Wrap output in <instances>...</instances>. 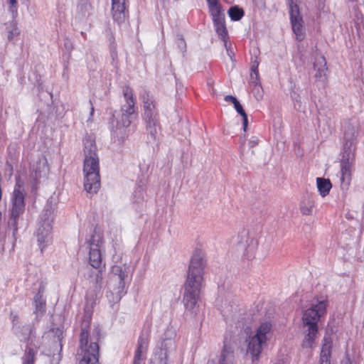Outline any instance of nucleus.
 Segmentation results:
<instances>
[{"label": "nucleus", "instance_id": "f257e3e1", "mask_svg": "<svg viewBox=\"0 0 364 364\" xmlns=\"http://www.w3.org/2000/svg\"><path fill=\"white\" fill-rule=\"evenodd\" d=\"M205 267L204 254L200 250H196L191 257L184 284L183 302L188 310L193 311L199 300L203 287Z\"/></svg>", "mask_w": 364, "mask_h": 364}, {"label": "nucleus", "instance_id": "f03ea898", "mask_svg": "<svg viewBox=\"0 0 364 364\" xmlns=\"http://www.w3.org/2000/svg\"><path fill=\"white\" fill-rule=\"evenodd\" d=\"M84 143V187L89 193H96L101 187L100 175V160L94 141L85 139Z\"/></svg>", "mask_w": 364, "mask_h": 364}, {"label": "nucleus", "instance_id": "7ed1b4c3", "mask_svg": "<svg viewBox=\"0 0 364 364\" xmlns=\"http://www.w3.org/2000/svg\"><path fill=\"white\" fill-rule=\"evenodd\" d=\"M326 301H321L304 311L301 317L304 338L303 348H311L318 333V323L326 313Z\"/></svg>", "mask_w": 364, "mask_h": 364}, {"label": "nucleus", "instance_id": "20e7f679", "mask_svg": "<svg viewBox=\"0 0 364 364\" xmlns=\"http://www.w3.org/2000/svg\"><path fill=\"white\" fill-rule=\"evenodd\" d=\"M89 328L87 326L81 329L77 350V355L80 357L78 364H98L100 333L91 336Z\"/></svg>", "mask_w": 364, "mask_h": 364}, {"label": "nucleus", "instance_id": "39448f33", "mask_svg": "<svg viewBox=\"0 0 364 364\" xmlns=\"http://www.w3.org/2000/svg\"><path fill=\"white\" fill-rule=\"evenodd\" d=\"M272 323L271 321L262 322L253 336L249 337L247 351L252 356V360H258L263 348L272 337Z\"/></svg>", "mask_w": 364, "mask_h": 364}, {"label": "nucleus", "instance_id": "423d86ee", "mask_svg": "<svg viewBox=\"0 0 364 364\" xmlns=\"http://www.w3.org/2000/svg\"><path fill=\"white\" fill-rule=\"evenodd\" d=\"M140 99L143 103V118L145 121L146 129L155 137L157 133V128H160L159 117L156 102L150 92L146 90L140 95Z\"/></svg>", "mask_w": 364, "mask_h": 364}, {"label": "nucleus", "instance_id": "0eeeda50", "mask_svg": "<svg viewBox=\"0 0 364 364\" xmlns=\"http://www.w3.org/2000/svg\"><path fill=\"white\" fill-rule=\"evenodd\" d=\"M52 224L51 212L46 210L42 214L36 232L37 244L42 253L48 246L52 244Z\"/></svg>", "mask_w": 364, "mask_h": 364}, {"label": "nucleus", "instance_id": "6e6552de", "mask_svg": "<svg viewBox=\"0 0 364 364\" xmlns=\"http://www.w3.org/2000/svg\"><path fill=\"white\" fill-rule=\"evenodd\" d=\"M289 15L291 27L296 39L301 41L305 38L304 21L301 16L298 0H289Z\"/></svg>", "mask_w": 364, "mask_h": 364}, {"label": "nucleus", "instance_id": "1a4fd4ad", "mask_svg": "<svg viewBox=\"0 0 364 364\" xmlns=\"http://www.w3.org/2000/svg\"><path fill=\"white\" fill-rule=\"evenodd\" d=\"M89 263L95 269H100L102 263L100 247L103 244V237L101 234L95 232L89 241Z\"/></svg>", "mask_w": 364, "mask_h": 364}, {"label": "nucleus", "instance_id": "9d476101", "mask_svg": "<svg viewBox=\"0 0 364 364\" xmlns=\"http://www.w3.org/2000/svg\"><path fill=\"white\" fill-rule=\"evenodd\" d=\"M111 15L113 21L118 25L124 23L128 20L129 0H111Z\"/></svg>", "mask_w": 364, "mask_h": 364}, {"label": "nucleus", "instance_id": "9b49d317", "mask_svg": "<svg viewBox=\"0 0 364 364\" xmlns=\"http://www.w3.org/2000/svg\"><path fill=\"white\" fill-rule=\"evenodd\" d=\"M353 154L350 151L345 152L341 160V185L348 188L352 179Z\"/></svg>", "mask_w": 364, "mask_h": 364}, {"label": "nucleus", "instance_id": "f8f14e48", "mask_svg": "<svg viewBox=\"0 0 364 364\" xmlns=\"http://www.w3.org/2000/svg\"><path fill=\"white\" fill-rule=\"evenodd\" d=\"M25 194L18 191H13L11 196L12 208L11 210V217L14 220H17L25 210Z\"/></svg>", "mask_w": 364, "mask_h": 364}, {"label": "nucleus", "instance_id": "ddd939ff", "mask_svg": "<svg viewBox=\"0 0 364 364\" xmlns=\"http://www.w3.org/2000/svg\"><path fill=\"white\" fill-rule=\"evenodd\" d=\"M123 95L125 100V104L122 106L121 112L136 114V99L134 96L132 89L129 85L125 86L123 89Z\"/></svg>", "mask_w": 364, "mask_h": 364}, {"label": "nucleus", "instance_id": "4468645a", "mask_svg": "<svg viewBox=\"0 0 364 364\" xmlns=\"http://www.w3.org/2000/svg\"><path fill=\"white\" fill-rule=\"evenodd\" d=\"M48 171L49 168L47 159L45 156H41L36 161V164L33 166L31 176L36 182H38L41 178L48 175Z\"/></svg>", "mask_w": 364, "mask_h": 364}, {"label": "nucleus", "instance_id": "2eb2a0df", "mask_svg": "<svg viewBox=\"0 0 364 364\" xmlns=\"http://www.w3.org/2000/svg\"><path fill=\"white\" fill-rule=\"evenodd\" d=\"M333 341L330 336H324L320 354L321 364H331Z\"/></svg>", "mask_w": 364, "mask_h": 364}, {"label": "nucleus", "instance_id": "dca6fc26", "mask_svg": "<svg viewBox=\"0 0 364 364\" xmlns=\"http://www.w3.org/2000/svg\"><path fill=\"white\" fill-rule=\"evenodd\" d=\"M208 6L213 23L225 21V14L220 1Z\"/></svg>", "mask_w": 364, "mask_h": 364}, {"label": "nucleus", "instance_id": "f3484780", "mask_svg": "<svg viewBox=\"0 0 364 364\" xmlns=\"http://www.w3.org/2000/svg\"><path fill=\"white\" fill-rule=\"evenodd\" d=\"M112 271L114 274L118 276L119 279V284L121 285V287H119L121 289L117 291V295L116 296V298H115V301L117 302L121 299L122 294L126 293L124 291V280L126 277V274H125V272L123 271L122 268L118 265H114L112 267Z\"/></svg>", "mask_w": 364, "mask_h": 364}, {"label": "nucleus", "instance_id": "a211bd4d", "mask_svg": "<svg viewBox=\"0 0 364 364\" xmlns=\"http://www.w3.org/2000/svg\"><path fill=\"white\" fill-rule=\"evenodd\" d=\"M43 290L39 289L38 292L34 296L33 304L35 306V313L43 315L46 309V301L43 295Z\"/></svg>", "mask_w": 364, "mask_h": 364}, {"label": "nucleus", "instance_id": "6ab92c4d", "mask_svg": "<svg viewBox=\"0 0 364 364\" xmlns=\"http://www.w3.org/2000/svg\"><path fill=\"white\" fill-rule=\"evenodd\" d=\"M314 68L316 70V73L315 74V77L316 78L325 77L328 70L326 58L323 56H321L314 64Z\"/></svg>", "mask_w": 364, "mask_h": 364}, {"label": "nucleus", "instance_id": "aec40b11", "mask_svg": "<svg viewBox=\"0 0 364 364\" xmlns=\"http://www.w3.org/2000/svg\"><path fill=\"white\" fill-rule=\"evenodd\" d=\"M314 205L315 202L311 197H304L299 205L301 213L304 215H311Z\"/></svg>", "mask_w": 364, "mask_h": 364}, {"label": "nucleus", "instance_id": "412c9836", "mask_svg": "<svg viewBox=\"0 0 364 364\" xmlns=\"http://www.w3.org/2000/svg\"><path fill=\"white\" fill-rule=\"evenodd\" d=\"M316 184L319 193L322 197L326 196L332 187L330 180L323 178H317Z\"/></svg>", "mask_w": 364, "mask_h": 364}, {"label": "nucleus", "instance_id": "4be33fe9", "mask_svg": "<svg viewBox=\"0 0 364 364\" xmlns=\"http://www.w3.org/2000/svg\"><path fill=\"white\" fill-rule=\"evenodd\" d=\"M233 359V350L228 346L227 339L225 338L224 346L221 354V364H229Z\"/></svg>", "mask_w": 364, "mask_h": 364}, {"label": "nucleus", "instance_id": "5701e85b", "mask_svg": "<svg viewBox=\"0 0 364 364\" xmlns=\"http://www.w3.org/2000/svg\"><path fill=\"white\" fill-rule=\"evenodd\" d=\"M215 31L220 38L226 44L227 41L228 39V30L225 26V21L222 22H218L215 23H213Z\"/></svg>", "mask_w": 364, "mask_h": 364}, {"label": "nucleus", "instance_id": "b1692460", "mask_svg": "<svg viewBox=\"0 0 364 364\" xmlns=\"http://www.w3.org/2000/svg\"><path fill=\"white\" fill-rule=\"evenodd\" d=\"M228 14L232 21H237L244 16L245 11L242 8L233 6L228 9Z\"/></svg>", "mask_w": 364, "mask_h": 364}, {"label": "nucleus", "instance_id": "393cba45", "mask_svg": "<svg viewBox=\"0 0 364 364\" xmlns=\"http://www.w3.org/2000/svg\"><path fill=\"white\" fill-rule=\"evenodd\" d=\"M355 137L356 136L355 127L351 124L350 122H347L344 127V138L346 140V144L347 145L348 141H351L352 140L355 139ZM350 143L351 144V142Z\"/></svg>", "mask_w": 364, "mask_h": 364}, {"label": "nucleus", "instance_id": "a878e982", "mask_svg": "<svg viewBox=\"0 0 364 364\" xmlns=\"http://www.w3.org/2000/svg\"><path fill=\"white\" fill-rule=\"evenodd\" d=\"M36 352L32 348H27L25 356L23 358L22 364H35Z\"/></svg>", "mask_w": 364, "mask_h": 364}, {"label": "nucleus", "instance_id": "bb28decb", "mask_svg": "<svg viewBox=\"0 0 364 364\" xmlns=\"http://www.w3.org/2000/svg\"><path fill=\"white\" fill-rule=\"evenodd\" d=\"M136 116V114H127L126 112H122V116H121V123L123 127H128L130 126L132 123V120L135 118Z\"/></svg>", "mask_w": 364, "mask_h": 364}, {"label": "nucleus", "instance_id": "cd10ccee", "mask_svg": "<svg viewBox=\"0 0 364 364\" xmlns=\"http://www.w3.org/2000/svg\"><path fill=\"white\" fill-rule=\"evenodd\" d=\"M251 246H249L246 250V255L248 259L255 257V252L257 248V242L255 240H251Z\"/></svg>", "mask_w": 364, "mask_h": 364}, {"label": "nucleus", "instance_id": "c85d7f7f", "mask_svg": "<svg viewBox=\"0 0 364 364\" xmlns=\"http://www.w3.org/2000/svg\"><path fill=\"white\" fill-rule=\"evenodd\" d=\"M20 31L16 25H12L10 29L8 31V38L9 41H12L15 37L19 36Z\"/></svg>", "mask_w": 364, "mask_h": 364}, {"label": "nucleus", "instance_id": "c756f323", "mask_svg": "<svg viewBox=\"0 0 364 364\" xmlns=\"http://www.w3.org/2000/svg\"><path fill=\"white\" fill-rule=\"evenodd\" d=\"M18 191L19 193H25L24 183L20 176L16 178V184L14 191Z\"/></svg>", "mask_w": 364, "mask_h": 364}, {"label": "nucleus", "instance_id": "7c9ffc66", "mask_svg": "<svg viewBox=\"0 0 364 364\" xmlns=\"http://www.w3.org/2000/svg\"><path fill=\"white\" fill-rule=\"evenodd\" d=\"M149 345L148 337L140 336L138 341L137 348H141L144 352L146 350Z\"/></svg>", "mask_w": 364, "mask_h": 364}, {"label": "nucleus", "instance_id": "2f4dec72", "mask_svg": "<svg viewBox=\"0 0 364 364\" xmlns=\"http://www.w3.org/2000/svg\"><path fill=\"white\" fill-rule=\"evenodd\" d=\"M51 332L53 333L54 337L58 339V341H60L64 337V331L61 328H53Z\"/></svg>", "mask_w": 364, "mask_h": 364}, {"label": "nucleus", "instance_id": "473e14b6", "mask_svg": "<svg viewBox=\"0 0 364 364\" xmlns=\"http://www.w3.org/2000/svg\"><path fill=\"white\" fill-rule=\"evenodd\" d=\"M144 352L141 348H136L133 364H139L140 360H141V354Z\"/></svg>", "mask_w": 364, "mask_h": 364}, {"label": "nucleus", "instance_id": "72a5a7b5", "mask_svg": "<svg viewBox=\"0 0 364 364\" xmlns=\"http://www.w3.org/2000/svg\"><path fill=\"white\" fill-rule=\"evenodd\" d=\"M9 4V9L14 14L17 13V0H8Z\"/></svg>", "mask_w": 364, "mask_h": 364}, {"label": "nucleus", "instance_id": "f704fd0d", "mask_svg": "<svg viewBox=\"0 0 364 364\" xmlns=\"http://www.w3.org/2000/svg\"><path fill=\"white\" fill-rule=\"evenodd\" d=\"M234 105V107L236 109V111L240 114L241 116H243L246 114L242 106L240 105V103L237 101Z\"/></svg>", "mask_w": 364, "mask_h": 364}, {"label": "nucleus", "instance_id": "c9c22d12", "mask_svg": "<svg viewBox=\"0 0 364 364\" xmlns=\"http://www.w3.org/2000/svg\"><path fill=\"white\" fill-rule=\"evenodd\" d=\"M341 364H358L355 360H352L348 355L341 360Z\"/></svg>", "mask_w": 364, "mask_h": 364}, {"label": "nucleus", "instance_id": "e433bc0d", "mask_svg": "<svg viewBox=\"0 0 364 364\" xmlns=\"http://www.w3.org/2000/svg\"><path fill=\"white\" fill-rule=\"evenodd\" d=\"M225 100L232 104H235L237 101H238L237 98L232 95H226L225 97Z\"/></svg>", "mask_w": 364, "mask_h": 364}, {"label": "nucleus", "instance_id": "4c0bfd02", "mask_svg": "<svg viewBox=\"0 0 364 364\" xmlns=\"http://www.w3.org/2000/svg\"><path fill=\"white\" fill-rule=\"evenodd\" d=\"M258 65V63H256L253 64L251 68L252 73L256 75V77L259 75Z\"/></svg>", "mask_w": 364, "mask_h": 364}, {"label": "nucleus", "instance_id": "58836bf2", "mask_svg": "<svg viewBox=\"0 0 364 364\" xmlns=\"http://www.w3.org/2000/svg\"><path fill=\"white\" fill-rule=\"evenodd\" d=\"M242 117V120H243V122H242L243 130L246 131L247 127V123H248L247 114Z\"/></svg>", "mask_w": 364, "mask_h": 364}, {"label": "nucleus", "instance_id": "ea45409f", "mask_svg": "<svg viewBox=\"0 0 364 364\" xmlns=\"http://www.w3.org/2000/svg\"><path fill=\"white\" fill-rule=\"evenodd\" d=\"M206 1H207L208 6V5H210V4H215V3L220 2V0H206Z\"/></svg>", "mask_w": 364, "mask_h": 364}, {"label": "nucleus", "instance_id": "a19ab883", "mask_svg": "<svg viewBox=\"0 0 364 364\" xmlns=\"http://www.w3.org/2000/svg\"><path fill=\"white\" fill-rule=\"evenodd\" d=\"M90 104H91V108H90V117H92V116H93V114H94L95 109H94V107H93V105H92V102L90 101Z\"/></svg>", "mask_w": 364, "mask_h": 364}, {"label": "nucleus", "instance_id": "79ce46f5", "mask_svg": "<svg viewBox=\"0 0 364 364\" xmlns=\"http://www.w3.org/2000/svg\"><path fill=\"white\" fill-rule=\"evenodd\" d=\"M101 272H102V271L100 270V274H101ZM97 279H99V280H100V282H101V281H102V275H101V274H100V275L97 274Z\"/></svg>", "mask_w": 364, "mask_h": 364}, {"label": "nucleus", "instance_id": "37998d69", "mask_svg": "<svg viewBox=\"0 0 364 364\" xmlns=\"http://www.w3.org/2000/svg\"><path fill=\"white\" fill-rule=\"evenodd\" d=\"M17 318H18V316L17 315L14 316V321L17 319Z\"/></svg>", "mask_w": 364, "mask_h": 364}, {"label": "nucleus", "instance_id": "c03bdc74", "mask_svg": "<svg viewBox=\"0 0 364 364\" xmlns=\"http://www.w3.org/2000/svg\"><path fill=\"white\" fill-rule=\"evenodd\" d=\"M163 364H167L166 361H164Z\"/></svg>", "mask_w": 364, "mask_h": 364}]
</instances>
